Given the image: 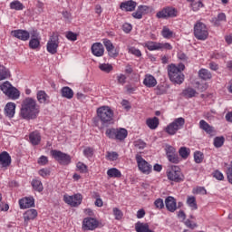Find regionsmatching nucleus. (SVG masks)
Wrapping results in <instances>:
<instances>
[{
    "instance_id": "nucleus-42",
    "label": "nucleus",
    "mask_w": 232,
    "mask_h": 232,
    "mask_svg": "<svg viewBox=\"0 0 232 232\" xmlns=\"http://www.w3.org/2000/svg\"><path fill=\"white\" fill-rule=\"evenodd\" d=\"M10 8L11 10H23L24 8V5H23V3L15 0L11 2Z\"/></svg>"
},
{
    "instance_id": "nucleus-29",
    "label": "nucleus",
    "mask_w": 232,
    "mask_h": 232,
    "mask_svg": "<svg viewBox=\"0 0 232 232\" xmlns=\"http://www.w3.org/2000/svg\"><path fill=\"white\" fill-rule=\"evenodd\" d=\"M12 74H10V70H8L5 65L0 64V81H5L10 79Z\"/></svg>"
},
{
    "instance_id": "nucleus-36",
    "label": "nucleus",
    "mask_w": 232,
    "mask_h": 232,
    "mask_svg": "<svg viewBox=\"0 0 232 232\" xmlns=\"http://www.w3.org/2000/svg\"><path fill=\"white\" fill-rule=\"evenodd\" d=\"M41 46V38H31L29 47L31 50H37Z\"/></svg>"
},
{
    "instance_id": "nucleus-60",
    "label": "nucleus",
    "mask_w": 232,
    "mask_h": 232,
    "mask_svg": "<svg viewBox=\"0 0 232 232\" xmlns=\"http://www.w3.org/2000/svg\"><path fill=\"white\" fill-rule=\"evenodd\" d=\"M214 179H217V180H224V174L220 172L219 170H216L213 172Z\"/></svg>"
},
{
    "instance_id": "nucleus-56",
    "label": "nucleus",
    "mask_w": 232,
    "mask_h": 232,
    "mask_svg": "<svg viewBox=\"0 0 232 232\" xmlns=\"http://www.w3.org/2000/svg\"><path fill=\"white\" fill-rule=\"evenodd\" d=\"M227 179L229 184H232V160L230 162L229 167L227 169Z\"/></svg>"
},
{
    "instance_id": "nucleus-27",
    "label": "nucleus",
    "mask_w": 232,
    "mask_h": 232,
    "mask_svg": "<svg viewBox=\"0 0 232 232\" xmlns=\"http://www.w3.org/2000/svg\"><path fill=\"white\" fill-rule=\"evenodd\" d=\"M143 46L150 50V52H153L155 50H160V43L148 41L143 44Z\"/></svg>"
},
{
    "instance_id": "nucleus-4",
    "label": "nucleus",
    "mask_w": 232,
    "mask_h": 232,
    "mask_svg": "<svg viewBox=\"0 0 232 232\" xmlns=\"http://www.w3.org/2000/svg\"><path fill=\"white\" fill-rule=\"evenodd\" d=\"M194 36L198 41H206L209 36V33L208 32V27L202 22H198L194 25Z\"/></svg>"
},
{
    "instance_id": "nucleus-11",
    "label": "nucleus",
    "mask_w": 232,
    "mask_h": 232,
    "mask_svg": "<svg viewBox=\"0 0 232 232\" xmlns=\"http://www.w3.org/2000/svg\"><path fill=\"white\" fill-rule=\"evenodd\" d=\"M63 200L65 204L72 206V208H77V206H81L82 202V195L75 194L72 196L64 195Z\"/></svg>"
},
{
    "instance_id": "nucleus-57",
    "label": "nucleus",
    "mask_w": 232,
    "mask_h": 232,
    "mask_svg": "<svg viewBox=\"0 0 232 232\" xmlns=\"http://www.w3.org/2000/svg\"><path fill=\"white\" fill-rule=\"evenodd\" d=\"M83 155L87 158L93 157V149L87 147L83 150Z\"/></svg>"
},
{
    "instance_id": "nucleus-46",
    "label": "nucleus",
    "mask_w": 232,
    "mask_h": 232,
    "mask_svg": "<svg viewBox=\"0 0 232 232\" xmlns=\"http://www.w3.org/2000/svg\"><path fill=\"white\" fill-rule=\"evenodd\" d=\"M194 160L196 164H201V162L204 160V153L201 151L194 152Z\"/></svg>"
},
{
    "instance_id": "nucleus-25",
    "label": "nucleus",
    "mask_w": 232,
    "mask_h": 232,
    "mask_svg": "<svg viewBox=\"0 0 232 232\" xmlns=\"http://www.w3.org/2000/svg\"><path fill=\"white\" fill-rule=\"evenodd\" d=\"M29 140L33 146H38L41 142V134L38 131H34L29 135Z\"/></svg>"
},
{
    "instance_id": "nucleus-8",
    "label": "nucleus",
    "mask_w": 232,
    "mask_h": 232,
    "mask_svg": "<svg viewBox=\"0 0 232 232\" xmlns=\"http://www.w3.org/2000/svg\"><path fill=\"white\" fill-rule=\"evenodd\" d=\"M136 161L138 168L141 173H144V175H150L151 173L152 166L146 160L142 158L141 155L137 154L136 155Z\"/></svg>"
},
{
    "instance_id": "nucleus-52",
    "label": "nucleus",
    "mask_w": 232,
    "mask_h": 232,
    "mask_svg": "<svg viewBox=\"0 0 232 232\" xmlns=\"http://www.w3.org/2000/svg\"><path fill=\"white\" fill-rule=\"evenodd\" d=\"M113 215L116 220H121L122 217H124V214L122 213V211L117 208H113Z\"/></svg>"
},
{
    "instance_id": "nucleus-38",
    "label": "nucleus",
    "mask_w": 232,
    "mask_h": 232,
    "mask_svg": "<svg viewBox=\"0 0 232 232\" xmlns=\"http://www.w3.org/2000/svg\"><path fill=\"white\" fill-rule=\"evenodd\" d=\"M13 88L14 86L8 81L5 82L3 84L0 85V90H2L5 95H6Z\"/></svg>"
},
{
    "instance_id": "nucleus-63",
    "label": "nucleus",
    "mask_w": 232,
    "mask_h": 232,
    "mask_svg": "<svg viewBox=\"0 0 232 232\" xmlns=\"http://www.w3.org/2000/svg\"><path fill=\"white\" fill-rule=\"evenodd\" d=\"M38 164H40V166H46V164H48V157L41 156L38 159Z\"/></svg>"
},
{
    "instance_id": "nucleus-19",
    "label": "nucleus",
    "mask_w": 232,
    "mask_h": 232,
    "mask_svg": "<svg viewBox=\"0 0 232 232\" xmlns=\"http://www.w3.org/2000/svg\"><path fill=\"white\" fill-rule=\"evenodd\" d=\"M35 201L34 198H24L19 200L21 209H28V208H34Z\"/></svg>"
},
{
    "instance_id": "nucleus-31",
    "label": "nucleus",
    "mask_w": 232,
    "mask_h": 232,
    "mask_svg": "<svg viewBox=\"0 0 232 232\" xmlns=\"http://www.w3.org/2000/svg\"><path fill=\"white\" fill-rule=\"evenodd\" d=\"M5 95L9 99L15 101V100L19 99L21 92H19V90H17V88L13 87Z\"/></svg>"
},
{
    "instance_id": "nucleus-55",
    "label": "nucleus",
    "mask_w": 232,
    "mask_h": 232,
    "mask_svg": "<svg viewBox=\"0 0 232 232\" xmlns=\"http://www.w3.org/2000/svg\"><path fill=\"white\" fill-rule=\"evenodd\" d=\"M129 53H131L132 55H135L136 57H140L142 55V53H140V50H139L135 47L129 48Z\"/></svg>"
},
{
    "instance_id": "nucleus-15",
    "label": "nucleus",
    "mask_w": 232,
    "mask_h": 232,
    "mask_svg": "<svg viewBox=\"0 0 232 232\" xmlns=\"http://www.w3.org/2000/svg\"><path fill=\"white\" fill-rule=\"evenodd\" d=\"M165 206L168 211H170V213H175V211H177V199L171 196H169L165 199Z\"/></svg>"
},
{
    "instance_id": "nucleus-6",
    "label": "nucleus",
    "mask_w": 232,
    "mask_h": 232,
    "mask_svg": "<svg viewBox=\"0 0 232 232\" xmlns=\"http://www.w3.org/2000/svg\"><path fill=\"white\" fill-rule=\"evenodd\" d=\"M167 177L169 180H171L172 182H182L184 180V174H182L180 167L179 166H172L168 169Z\"/></svg>"
},
{
    "instance_id": "nucleus-44",
    "label": "nucleus",
    "mask_w": 232,
    "mask_h": 232,
    "mask_svg": "<svg viewBox=\"0 0 232 232\" xmlns=\"http://www.w3.org/2000/svg\"><path fill=\"white\" fill-rule=\"evenodd\" d=\"M161 35L164 39H171L173 37V32L169 28L164 26L161 31Z\"/></svg>"
},
{
    "instance_id": "nucleus-49",
    "label": "nucleus",
    "mask_w": 232,
    "mask_h": 232,
    "mask_svg": "<svg viewBox=\"0 0 232 232\" xmlns=\"http://www.w3.org/2000/svg\"><path fill=\"white\" fill-rule=\"evenodd\" d=\"M76 168L80 173H88V166L81 161L76 164Z\"/></svg>"
},
{
    "instance_id": "nucleus-39",
    "label": "nucleus",
    "mask_w": 232,
    "mask_h": 232,
    "mask_svg": "<svg viewBox=\"0 0 232 232\" xmlns=\"http://www.w3.org/2000/svg\"><path fill=\"white\" fill-rule=\"evenodd\" d=\"M32 186L34 189H35V191H38V193H41V191L44 189V188L43 187V182H41V180L38 179H33Z\"/></svg>"
},
{
    "instance_id": "nucleus-16",
    "label": "nucleus",
    "mask_w": 232,
    "mask_h": 232,
    "mask_svg": "<svg viewBox=\"0 0 232 232\" xmlns=\"http://www.w3.org/2000/svg\"><path fill=\"white\" fill-rule=\"evenodd\" d=\"M199 128L200 130H203V131H206L208 135H210V137L215 136V128L213 126L209 125L206 121L201 120L199 121Z\"/></svg>"
},
{
    "instance_id": "nucleus-37",
    "label": "nucleus",
    "mask_w": 232,
    "mask_h": 232,
    "mask_svg": "<svg viewBox=\"0 0 232 232\" xmlns=\"http://www.w3.org/2000/svg\"><path fill=\"white\" fill-rule=\"evenodd\" d=\"M190 3L193 12H198V10L204 6L201 0H192Z\"/></svg>"
},
{
    "instance_id": "nucleus-54",
    "label": "nucleus",
    "mask_w": 232,
    "mask_h": 232,
    "mask_svg": "<svg viewBox=\"0 0 232 232\" xmlns=\"http://www.w3.org/2000/svg\"><path fill=\"white\" fill-rule=\"evenodd\" d=\"M154 206L156 209H164V200L162 198H158L154 201Z\"/></svg>"
},
{
    "instance_id": "nucleus-22",
    "label": "nucleus",
    "mask_w": 232,
    "mask_h": 232,
    "mask_svg": "<svg viewBox=\"0 0 232 232\" xmlns=\"http://www.w3.org/2000/svg\"><path fill=\"white\" fill-rule=\"evenodd\" d=\"M5 114L9 119H12L15 115V103L8 102L5 107Z\"/></svg>"
},
{
    "instance_id": "nucleus-64",
    "label": "nucleus",
    "mask_w": 232,
    "mask_h": 232,
    "mask_svg": "<svg viewBox=\"0 0 232 232\" xmlns=\"http://www.w3.org/2000/svg\"><path fill=\"white\" fill-rule=\"evenodd\" d=\"M108 53L110 57H117L119 55V50H117L114 46L111 49H110V51H108Z\"/></svg>"
},
{
    "instance_id": "nucleus-26",
    "label": "nucleus",
    "mask_w": 232,
    "mask_h": 232,
    "mask_svg": "<svg viewBox=\"0 0 232 232\" xmlns=\"http://www.w3.org/2000/svg\"><path fill=\"white\" fill-rule=\"evenodd\" d=\"M146 124L150 130H157L159 128V118L153 117V118H149L146 120Z\"/></svg>"
},
{
    "instance_id": "nucleus-61",
    "label": "nucleus",
    "mask_w": 232,
    "mask_h": 232,
    "mask_svg": "<svg viewBox=\"0 0 232 232\" xmlns=\"http://www.w3.org/2000/svg\"><path fill=\"white\" fill-rule=\"evenodd\" d=\"M138 10L141 13L142 15H144V14H148V12H150V6L139 5Z\"/></svg>"
},
{
    "instance_id": "nucleus-20",
    "label": "nucleus",
    "mask_w": 232,
    "mask_h": 232,
    "mask_svg": "<svg viewBox=\"0 0 232 232\" xmlns=\"http://www.w3.org/2000/svg\"><path fill=\"white\" fill-rule=\"evenodd\" d=\"M0 164L2 168H8L12 164V158L8 152L4 151L0 154Z\"/></svg>"
},
{
    "instance_id": "nucleus-41",
    "label": "nucleus",
    "mask_w": 232,
    "mask_h": 232,
    "mask_svg": "<svg viewBox=\"0 0 232 232\" xmlns=\"http://www.w3.org/2000/svg\"><path fill=\"white\" fill-rule=\"evenodd\" d=\"M187 204L193 210L198 209V206H197V198H195L193 196L188 198Z\"/></svg>"
},
{
    "instance_id": "nucleus-13",
    "label": "nucleus",
    "mask_w": 232,
    "mask_h": 232,
    "mask_svg": "<svg viewBox=\"0 0 232 232\" xmlns=\"http://www.w3.org/2000/svg\"><path fill=\"white\" fill-rule=\"evenodd\" d=\"M58 48H59V36L57 35L51 36L47 43V52L49 53H52V55H55Z\"/></svg>"
},
{
    "instance_id": "nucleus-48",
    "label": "nucleus",
    "mask_w": 232,
    "mask_h": 232,
    "mask_svg": "<svg viewBox=\"0 0 232 232\" xmlns=\"http://www.w3.org/2000/svg\"><path fill=\"white\" fill-rule=\"evenodd\" d=\"M224 136L221 137H216L214 139V146L215 148H222V146H224Z\"/></svg>"
},
{
    "instance_id": "nucleus-17",
    "label": "nucleus",
    "mask_w": 232,
    "mask_h": 232,
    "mask_svg": "<svg viewBox=\"0 0 232 232\" xmlns=\"http://www.w3.org/2000/svg\"><path fill=\"white\" fill-rule=\"evenodd\" d=\"M120 8L121 10H124L125 12H133V10L137 8V2L133 0L122 2L120 5Z\"/></svg>"
},
{
    "instance_id": "nucleus-5",
    "label": "nucleus",
    "mask_w": 232,
    "mask_h": 232,
    "mask_svg": "<svg viewBox=\"0 0 232 232\" xmlns=\"http://www.w3.org/2000/svg\"><path fill=\"white\" fill-rule=\"evenodd\" d=\"M184 124H186V120L184 118H177L166 127L165 131L169 135H175L179 130L184 128Z\"/></svg>"
},
{
    "instance_id": "nucleus-33",
    "label": "nucleus",
    "mask_w": 232,
    "mask_h": 232,
    "mask_svg": "<svg viewBox=\"0 0 232 232\" xmlns=\"http://www.w3.org/2000/svg\"><path fill=\"white\" fill-rule=\"evenodd\" d=\"M198 77H199V79H202L203 81H209V79H211L212 75H211V72L208 69H200L198 71Z\"/></svg>"
},
{
    "instance_id": "nucleus-43",
    "label": "nucleus",
    "mask_w": 232,
    "mask_h": 232,
    "mask_svg": "<svg viewBox=\"0 0 232 232\" xmlns=\"http://www.w3.org/2000/svg\"><path fill=\"white\" fill-rule=\"evenodd\" d=\"M99 68L102 72H104L105 73H110V72L113 71V66L110 63H101L99 65Z\"/></svg>"
},
{
    "instance_id": "nucleus-2",
    "label": "nucleus",
    "mask_w": 232,
    "mask_h": 232,
    "mask_svg": "<svg viewBox=\"0 0 232 232\" xmlns=\"http://www.w3.org/2000/svg\"><path fill=\"white\" fill-rule=\"evenodd\" d=\"M37 115H39L37 102L30 97L25 98L22 102L20 117L25 121H34V119H37Z\"/></svg>"
},
{
    "instance_id": "nucleus-9",
    "label": "nucleus",
    "mask_w": 232,
    "mask_h": 232,
    "mask_svg": "<svg viewBox=\"0 0 232 232\" xmlns=\"http://www.w3.org/2000/svg\"><path fill=\"white\" fill-rule=\"evenodd\" d=\"M179 11H177V8L167 6L161 11L158 12L156 14V17H158V19H168V17H177Z\"/></svg>"
},
{
    "instance_id": "nucleus-47",
    "label": "nucleus",
    "mask_w": 232,
    "mask_h": 232,
    "mask_svg": "<svg viewBox=\"0 0 232 232\" xmlns=\"http://www.w3.org/2000/svg\"><path fill=\"white\" fill-rule=\"evenodd\" d=\"M179 153L182 159H188L189 157L190 150L186 147H181Z\"/></svg>"
},
{
    "instance_id": "nucleus-32",
    "label": "nucleus",
    "mask_w": 232,
    "mask_h": 232,
    "mask_svg": "<svg viewBox=\"0 0 232 232\" xmlns=\"http://www.w3.org/2000/svg\"><path fill=\"white\" fill-rule=\"evenodd\" d=\"M128 137V130L124 128L116 129L117 140H124Z\"/></svg>"
},
{
    "instance_id": "nucleus-7",
    "label": "nucleus",
    "mask_w": 232,
    "mask_h": 232,
    "mask_svg": "<svg viewBox=\"0 0 232 232\" xmlns=\"http://www.w3.org/2000/svg\"><path fill=\"white\" fill-rule=\"evenodd\" d=\"M51 155L62 166H68L72 162V157L61 150H51Z\"/></svg>"
},
{
    "instance_id": "nucleus-30",
    "label": "nucleus",
    "mask_w": 232,
    "mask_h": 232,
    "mask_svg": "<svg viewBox=\"0 0 232 232\" xmlns=\"http://www.w3.org/2000/svg\"><path fill=\"white\" fill-rule=\"evenodd\" d=\"M61 93L62 97H64L65 99H73V90L68 86L63 87Z\"/></svg>"
},
{
    "instance_id": "nucleus-59",
    "label": "nucleus",
    "mask_w": 232,
    "mask_h": 232,
    "mask_svg": "<svg viewBox=\"0 0 232 232\" xmlns=\"http://www.w3.org/2000/svg\"><path fill=\"white\" fill-rule=\"evenodd\" d=\"M66 38L69 40V41H77V34L72 32V31H69L67 34H66Z\"/></svg>"
},
{
    "instance_id": "nucleus-3",
    "label": "nucleus",
    "mask_w": 232,
    "mask_h": 232,
    "mask_svg": "<svg viewBox=\"0 0 232 232\" xmlns=\"http://www.w3.org/2000/svg\"><path fill=\"white\" fill-rule=\"evenodd\" d=\"M169 77L174 84H182L184 82V73L175 64L169 66Z\"/></svg>"
},
{
    "instance_id": "nucleus-21",
    "label": "nucleus",
    "mask_w": 232,
    "mask_h": 232,
    "mask_svg": "<svg viewBox=\"0 0 232 232\" xmlns=\"http://www.w3.org/2000/svg\"><path fill=\"white\" fill-rule=\"evenodd\" d=\"M143 84L147 88H155L157 86V79L153 75L146 74L143 80Z\"/></svg>"
},
{
    "instance_id": "nucleus-18",
    "label": "nucleus",
    "mask_w": 232,
    "mask_h": 232,
    "mask_svg": "<svg viewBox=\"0 0 232 232\" xmlns=\"http://www.w3.org/2000/svg\"><path fill=\"white\" fill-rule=\"evenodd\" d=\"M92 52L96 57H102L104 55V45L101 43H95L92 45Z\"/></svg>"
},
{
    "instance_id": "nucleus-58",
    "label": "nucleus",
    "mask_w": 232,
    "mask_h": 232,
    "mask_svg": "<svg viewBox=\"0 0 232 232\" xmlns=\"http://www.w3.org/2000/svg\"><path fill=\"white\" fill-rule=\"evenodd\" d=\"M8 209H10V207L8 204H4L3 197L0 194V211H8Z\"/></svg>"
},
{
    "instance_id": "nucleus-62",
    "label": "nucleus",
    "mask_w": 232,
    "mask_h": 232,
    "mask_svg": "<svg viewBox=\"0 0 232 232\" xmlns=\"http://www.w3.org/2000/svg\"><path fill=\"white\" fill-rule=\"evenodd\" d=\"M103 44L107 50V52H110V50H111V48H113V44L111 43V41L108 40V39H105L103 41Z\"/></svg>"
},
{
    "instance_id": "nucleus-23",
    "label": "nucleus",
    "mask_w": 232,
    "mask_h": 232,
    "mask_svg": "<svg viewBox=\"0 0 232 232\" xmlns=\"http://www.w3.org/2000/svg\"><path fill=\"white\" fill-rule=\"evenodd\" d=\"M136 232H155L150 228V225L148 223H142L140 221L135 224Z\"/></svg>"
},
{
    "instance_id": "nucleus-35",
    "label": "nucleus",
    "mask_w": 232,
    "mask_h": 232,
    "mask_svg": "<svg viewBox=\"0 0 232 232\" xmlns=\"http://www.w3.org/2000/svg\"><path fill=\"white\" fill-rule=\"evenodd\" d=\"M183 97H186V99H192V97H195L197 95V91L195 89L188 87L182 92Z\"/></svg>"
},
{
    "instance_id": "nucleus-45",
    "label": "nucleus",
    "mask_w": 232,
    "mask_h": 232,
    "mask_svg": "<svg viewBox=\"0 0 232 232\" xmlns=\"http://www.w3.org/2000/svg\"><path fill=\"white\" fill-rule=\"evenodd\" d=\"M156 95H165V93H168V86L164 85H158L155 88Z\"/></svg>"
},
{
    "instance_id": "nucleus-40",
    "label": "nucleus",
    "mask_w": 232,
    "mask_h": 232,
    "mask_svg": "<svg viewBox=\"0 0 232 232\" xmlns=\"http://www.w3.org/2000/svg\"><path fill=\"white\" fill-rule=\"evenodd\" d=\"M220 21H227L226 14L220 13L218 17L213 18L214 26H220Z\"/></svg>"
},
{
    "instance_id": "nucleus-51",
    "label": "nucleus",
    "mask_w": 232,
    "mask_h": 232,
    "mask_svg": "<svg viewBox=\"0 0 232 232\" xmlns=\"http://www.w3.org/2000/svg\"><path fill=\"white\" fill-rule=\"evenodd\" d=\"M106 157L108 160L115 161L117 160V159H119V153L115 151H112V152L108 151Z\"/></svg>"
},
{
    "instance_id": "nucleus-53",
    "label": "nucleus",
    "mask_w": 232,
    "mask_h": 232,
    "mask_svg": "<svg viewBox=\"0 0 232 232\" xmlns=\"http://www.w3.org/2000/svg\"><path fill=\"white\" fill-rule=\"evenodd\" d=\"M134 148H136V150H144L146 148V143L141 140H138L134 141Z\"/></svg>"
},
{
    "instance_id": "nucleus-12",
    "label": "nucleus",
    "mask_w": 232,
    "mask_h": 232,
    "mask_svg": "<svg viewBox=\"0 0 232 232\" xmlns=\"http://www.w3.org/2000/svg\"><path fill=\"white\" fill-rule=\"evenodd\" d=\"M99 227V221L93 218H85L82 221V229L84 231H93Z\"/></svg>"
},
{
    "instance_id": "nucleus-1",
    "label": "nucleus",
    "mask_w": 232,
    "mask_h": 232,
    "mask_svg": "<svg viewBox=\"0 0 232 232\" xmlns=\"http://www.w3.org/2000/svg\"><path fill=\"white\" fill-rule=\"evenodd\" d=\"M96 113L97 116L92 118V123L99 130H104L113 124V111L109 106L99 107Z\"/></svg>"
},
{
    "instance_id": "nucleus-28",
    "label": "nucleus",
    "mask_w": 232,
    "mask_h": 232,
    "mask_svg": "<svg viewBox=\"0 0 232 232\" xmlns=\"http://www.w3.org/2000/svg\"><path fill=\"white\" fill-rule=\"evenodd\" d=\"M107 175L110 179H121L122 173L117 168H111L107 170Z\"/></svg>"
},
{
    "instance_id": "nucleus-10",
    "label": "nucleus",
    "mask_w": 232,
    "mask_h": 232,
    "mask_svg": "<svg viewBox=\"0 0 232 232\" xmlns=\"http://www.w3.org/2000/svg\"><path fill=\"white\" fill-rule=\"evenodd\" d=\"M165 151L169 162H172V164H179V162H180V158H179L177 149H175L173 146L167 145L165 148Z\"/></svg>"
},
{
    "instance_id": "nucleus-34",
    "label": "nucleus",
    "mask_w": 232,
    "mask_h": 232,
    "mask_svg": "<svg viewBox=\"0 0 232 232\" xmlns=\"http://www.w3.org/2000/svg\"><path fill=\"white\" fill-rule=\"evenodd\" d=\"M36 98L40 104H46V101H48V94L44 91H39L36 94Z\"/></svg>"
},
{
    "instance_id": "nucleus-50",
    "label": "nucleus",
    "mask_w": 232,
    "mask_h": 232,
    "mask_svg": "<svg viewBox=\"0 0 232 232\" xmlns=\"http://www.w3.org/2000/svg\"><path fill=\"white\" fill-rule=\"evenodd\" d=\"M106 135L109 139H117V129H108Z\"/></svg>"
},
{
    "instance_id": "nucleus-24",
    "label": "nucleus",
    "mask_w": 232,
    "mask_h": 232,
    "mask_svg": "<svg viewBox=\"0 0 232 232\" xmlns=\"http://www.w3.org/2000/svg\"><path fill=\"white\" fill-rule=\"evenodd\" d=\"M37 217V210L31 208L28 209L24 214V219L25 224H28L30 220H34Z\"/></svg>"
},
{
    "instance_id": "nucleus-14",
    "label": "nucleus",
    "mask_w": 232,
    "mask_h": 232,
    "mask_svg": "<svg viewBox=\"0 0 232 232\" xmlns=\"http://www.w3.org/2000/svg\"><path fill=\"white\" fill-rule=\"evenodd\" d=\"M11 35L16 39H20V41H28V39H30V33L23 29L12 31Z\"/></svg>"
}]
</instances>
